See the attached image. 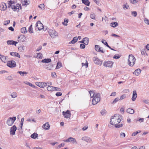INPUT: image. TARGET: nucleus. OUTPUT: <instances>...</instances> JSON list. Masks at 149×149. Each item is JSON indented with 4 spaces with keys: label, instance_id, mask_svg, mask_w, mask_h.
I'll use <instances>...</instances> for the list:
<instances>
[{
    "label": "nucleus",
    "instance_id": "nucleus-51",
    "mask_svg": "<svg viewBox=\"0 0 149 149\" xmlns=\"http://www.w3.org/2000/svg\"><path fill=\"white\" fill-rule=\"evenodd\" d=\"M119 100L118 98H116L112 102L111 104H113L116 103L118 100Z\"/></svg>",
    "mask_w": 149,
    "mask_h": 149
},
{
    "label": "nucleus",
    "instance_id": "nucleus-7",
    "mask_svg": "<svg viewBox=\"0 0 149 149\" xmlns=\"http://www.w3.org/2000/svg\"><path fill=\"white\" fill-rule=\"evenodd\" d=\"M36 27L39 30H40L43 28V26L40 21H38L36 24Z\"/></svg>",
    "mask_w": 149,
    "mask_h": 149
},
{
    "label": "nucleus",
    "instance_id": "nucleus-62",
    "mask_svg": "<svg viewBox=\"0 0 149 149\" xmlns=\"http://www.w3.org/2000/svg\"><path fill=\"white\" fill-rule=\"evenodd\" d=\"M27 121H29L31 123L32 122H34L35 123L36 122V120H35V119H28L27 120Z\"/></svg>",
    "mask_w": 149,
    "mask_h": 149
},
{
    "label": "nucleus",
    "instance_id": "nucleus-20",
    "mask_svg": "<svg viewBox=\"0 0 149 149\" xmlns=\"http://www.w3.org/2000/svg\"><path fill=\"white\" fill-rule=\"evenodd\" d=\"M18 42L14 41L13 40H9L7 41V43L8 45H16V44Z\"/></svg>",
    "mask_w": 149,
    "mask_h": 149
},
{
    "label": "nucleus",
    "instance_id": "nucleus-28",
    "mask_svg": "<svg viewBox=\"0 0 149 149\" xmlns=\"http://www.w3.org/2000/svg\"><path fill=\"white\" fill-rule=\"evenodd\" d=\"M51 61V60L50 58H45L41 61V62L42 63H50Z\"/></svg>",
    "mask_w": 149,
    "mask_h": 149
},
{
    "label": "nucleus",
    "instance_id": "nucleus-18",
    "mask_svg": "<svg viewBox=\"0 0 149 149\" xmlns=\"http://www.w3.org/2000/svg\"><path fill=\"white\" fill-rule=\"evenodd\" d=\"M53 67V64L49 63L46 64L45 66V68L48 70H51Z\"/></svg>",
    "mask_w": 149,
    "mask_h": 149
},
{
    "label": "nucleus",
    "instance_id": "nucleus-16",
    "mask_svg": "<svg viewBox=\"0 0 149 149\" xmlns=\"http://www.w3.org/2000/svg\"><path fill=\"white\" fill-rule=\"evenodd\" d=\"M0 58L2 61L4 63L6 62L8 59V57L2 55L0 57Z\"/></svg>",
    "mask_w": 149,
    "mask_h": 149
},
{
    "label": "nucleus",
    "instance_id": "nucleus-46",
    "mask_svg": "<svg viewBox=\"0 0 149 149\" xmlns=\"http://www.w3.org/2000/svg\"><path fill=\"white\" fill-rule=\"evenodd\" d=\"M97 100H96L95 99H94L92 100V103L93 105L96 104L98 102H97Z\"/></svg>",
    "mask_w": 149,
    "mask_h": 149
},
{
    "label": "nucleus",
    "instance_id": "nucleus-23",
    "mask_svg": "<svg viewBox=\"0 0 149 149\" xmlns=\"http://www.w3.org/2000/svg\"><path fill=\"white\" fill-rule=\"evenodd\" d=\"M81 1L82 3L85 5L87 6H89L90 2L88 0H81Z\"/></svg>",
    "mask_w": 149,
    "mask_h": 149
},
{
    "label": "nucleus",
    "instance_id": "nucleus-27",
    "mask_svg": "<svg viewBox=\"0 0 149 149\" xmlns=\"http://www.w3.org/2000/svg\"><path fill=\"white\" fill-rule=\"evenodd\" d=\"M25 39L24 36L23 35H20L18 38V39L19 40L21 41H24Z\"/></svg>",
    "mask_w": 149,
    "mask_h": 149
},
{
    "label": "nucleus",
    "instance_id": "nucleus-5",
    "mask_svg": "<svg viewBox=\"0 0 149 149\" xmlns=\"http://www.w3.org/2000/svg\"><path fill=\"white\" fill-rule=\"evenodd\" d=\"M17 129L15 125H14L11 127L10 129V134L11 136H13L15 134V133L16 130Z\"/></svg>",
    "mask_w": 149,
    "mask_h": 149
},
{
    "label": "nucleus",
    "instance_id": "nucleus-50",
    "mask_svg": "<svg viewBox=\"0 0 149 149\" xmlns=\"http://www.w3.org/2000/svg\"><path fill=\"white\" fill-rule=\"evenodd\" d=\"M6 79L7 80L11 81L13 79L12 77L11 76H8L6 78Z\"/></svg>",
    "mask_w": 149,
    "mask_h": 149
},
{
    "label": "nucleus",
    "instance_id": "nucleus-37",
    "mask_svg": "<svg viewBox=\"0 0 149 149\" xmlns=\"http://www.w3.org/2000/svg\"><path fill=\"white\" fill-rule=\"evenodd\" d=\"M38 134L36 133H34L32 134L31 136V138L35 139L38 136Z\"/></svg>",
    "mask_w": 149,
    "mask_h": 149
},
{
    "label": "nucleus",
    "instance_id": "nucleus-36",
    "mask_svg": "<svg viewBox=\"0 0 149 149\" xmlns=\"http://www.w3.org/2000/svg\"><path fill=\"white\" fill-rule=\"evenodd\" d=\"M36 84L41 88H43L42 82H36Z\"/></svg>",
    "mask_w": 149,
    "mask_h": 149
},
{
    "label": "nucleus",
    "instance_id": "nucleus-9",
    "mask_svg": "<svg viewBox=\"0 0 149 149\" xmlns=\"http://www.w3.org/2000/svg\"><path fill=\"white\" fill-rule=\"evenodd\" d=\"M113 63V62L109 61L104 62L103 65L104 66L111 68L112 67Z\"/></svg>",
    "mask_w": 149,
    "mask_h": 149
},
{
    "label": "nucleus",
    "instance_id": "nucleus-64",
    "mask_svg": "<svg viewBox=\"0 0 149 149\" xmlns=\"http://www.w3.org/2000/svg\"><path fill=\"white\" fill-rule=\"evenodd\" d=\"M56 95L57 96H61L62 95V93L61 92H57L56 93Z\"/></svg>",
    "mask_w": 149,
    "mask_h": 149
},
{
    "label": "nucleus",
    "instance_id": "nucleus-2",
    "mask_svg": "<svg viewBox=\"0 0 149 149\" xmlns=\"http://www.w3.org/2000/svg\"><path fill=\"white\" fill-rule=\"evenodd\" d=\"M136 59L132 54L129 55L128 58V64L130 66H132L135 64Z\"/></svg>",
    "mask_w": 149,
    "mask_h": 149
},
{
    "label": "nucleus",
    "instance_id": "nucleus-11",
    "mask_svg": "<svg viewBox=\"0 0 149 149\" xmlns=\"http://www.w3.org/2000/svg\"><path fill=\"white\" fill-rule=\"evenodd\" d=\"M81 139L88 143H91L92 141V139L91 138L86 136L82 137Z\"/></svg>",
    "mask_w": 149,
    "mask_h": 149
},
{
    "label": "nucleus",
    "instance_id": "nucleus-61",
    "mask_svg": "<svg viewBox=\"0 0 149 149\" xmlns=\"http://www.w3.org/2000/svg\"><path fill=\"white\" fill-rule=\"evenodd\" d=\"M130 2L132 4L136 3L137 1L136 0H130Z\"/></svg>",
    "mask_w": 149,
    "mask_h": 149
},
{
    "label": "nucleus",
    "instance_id": "nucleus-59",
    "mask_svg": "<svg viewBox=\"0 0 149 149\" xmlns=\"http://www.w3.org/2000/svg\"><path fill=\"white\" fill-rule=\"evenodd\" d=\"M123 7L124 9H125V8L126 9H128L129 8V6L127 3L125 5H123Z\"/></svg>",
    "mask_w": 149,
    "mask_h": 149
},
{
    "label": "nucleus",
    "instance_id": "nucleus-34",
    "mask_svg": "<svg viewBox=\"0 0 149 149\" xmlns=\"http://www.w3.org/2000/svg\"><path fill=\"white\" fill-rule=\"evenodd\" d=\"M54 87L49 85L48 86V87H47V90L49 91H54Z\"/></svg>",
    "mask_w": 149,
    "mask_h": 149
},
{
    "label": "nucleus",
    "instance_id": "nucleus-10",
    "mask_svg": "<svg viewBox=\"0 0 149 149\" xmlns=\"http://www.w3.org/2000/svg\"><path fill=\"white\" fill-rule=\"evenodd\" d=\"M94 63L97 64L101 65L102 61H100L99 58L97 57H94L93 58Z\"/></svg>",
    "mask_w": 149,
    "mask_h": 149
},
{
    "label": "nucleus",
    "instance_id": "nucleus-38",
    "mask_svg": "<svg viewBox=\"0 0 149 149\" xmlns=\"http://www.w3.org/2000/svg\"><path fill=\"white\" fill-rule=\"evenodd\" d=\"M102 42L105 45H106L107 47H108L109 48H111V47L108 45L107 43L106 42L105 40H102Z\"/></svg>",
    "mask_w": 149,
    "mask_h": 149
},
{
    "label": "nucleus",
    "instance_id": "nucleus-58",
    "mask_svg": "<svg viewBox=\"0 0 149 149\" xmlns=\"http://www.w3.org/2000/svg\"><path fill=\"white\" fill-rule=\"evenodd\" d=\"M131 14L134 17H136V16L137 12L136 11L132 12Z\"/></svg>",
    "mask_w": 149,
    "mask_h": 149
},
{
    "label": "nucleus",
    "instance_id": "nucleus-29",
    "mask_svg": "<svg viewBox=\"0 0 149 149\" xmlns=\"http://www.w3.org/2000/svg\"><path fill=\"white\" fill-rule=\"evenodd\" d=\"M127 112L129 113L133 114L134 113V110L132 109L128 108L126 110Z\"/></svg>",
    "mask_w": 149,
    "mask_h": 149
},
{
    "label": "nucleus",
    "instance_id": "nucleus-47",
    "mask_svg": "<svg viewBox=\"0 0 149 149\" xmlns=\"http://www.w3.org/2000/svg\"><path fill=\"white\" fill-rule=\"evenodd\" d=\"M29 31L30 33H32L33 32L32 25H31L29 28Z\"/></svg>",
    "mask_w": 149,
    "mask_h": 149
},
{
    "label": "nucleus",
    "instance_id": "nucleus-55",
    "mask_svg": "<svg viewBox=\"0 0 149 149\" xmlns=\"http://www.w3.org/2000/svg\"><path fill=\"white\" fill-rule=\"evenodd\" d=\"M126 97V95L125 94H124L121 95L120 97V100H123L124 98H125Z\"/></svg>",
    "mask_w": 149,
    "mask_h": 149
},
{
    "label": "nucleus",
    "instance_id": "nucleus-53",
    "mask_svg": "<svg viewBox=\"0 0 149 149\" xmlns=\"http://www.w3.org/2000/svg\"><path fill=\"white\" fill-rule=\"evenodd\" d=\"M10 23V20H6L4 22L3 24L5 25H7Z\"/></svg>",
    "mask_w": 149,
    "mask_h": 149
},
{
    "label": "nucleus",
    "instance_id": "nucleus-3",
    "mask_svg": "<svg viewBox=\"0 0 149 149\" xmlns=\"http://www.w3.org/2000/svg\"><path fill=\"white\" fill-rule=\"evenodd\" d=\"M16 120V117H10L8 119L6 123L8 126H11L12 125Z\"/></svg>",
    "mask_w": 149,
    "mask_h": 149
},
{
    "label": "nucleus",
    "instance_id": "nucleus-35",
    "mask_svg": "<svg viewBox=\"0 0 149 149\" xmlns=\"http://www.w3.org/2000/svg\"><path fill=\"white\" fill-rule=\"evenodd\" d=\"M111 26L113 28H115L118 25V23L116 22H112L111 23Z\"/></svg>",
    "mask_w": 149,
    "mask_h": 149
},
{
    "label": "nucleus",
    "instance_id": "nucleus-42",
    "mask_svg": "<svg viewBox=\"0 0 149 149\" xmlns=\"http://www.w3.org/2000/svg\"><path fill=\"white\" fill-rule=\"evenodd\" d=\"M8 7H11L12 8V6H13V3H12V1H8Z\"/></svg>",
    "mask_w": 149,
    "mask_h": 149
},
{
    "label": "nucleus",
    "instance_id": "nucleus-45",
    "mask_svg": "<svg viewBox=\"0 0 149 149\" xmlns=\"http://www.w3.org/2000/svg\"><path fill=\"white\" fill-rule=\"evenodd\" d=\"M45 5L44 4H41L38 6V7L41 8L42 10H44L45 9Z\"/></svg>",
    "mask_w": 149,
    "mask_h": 149
},
{
    "label": "nucleus",
    "instance_id": "nucleus-15",
    "mask_svg": "<svg viewBox=\"0 0 149 149\" xmlns=\"http://www.w3.org/2000/svg\"><path fill=\"white\" fill-rule=\"evenodd\" d=\"M94 99H95L97 102H99L100 100V94L99 93H97L95 95Z\"/></svg>",
    "mask_w": 149,
    "mask_h": 149
},
{
    "label": "nucleus",
    "instance_id": "nucleus-25",
    "mask_svg": "<svg viewBox=\"0 0 149 149\" xmlns=\"http://www.w3.org/2000/svg\"><path fill=\"white\" fill-rule=\"evenodd\" d=\"M24 83L25 84H26V85H29L33 88H36V87L34 85L32 84H31V83L28 82L27 81H25L24 82Z\"/></svg>",
    "mask_w": 149,
    "mask_h": 149
},
{
    "label": "nucleus",
    "instance_id": "nucleus-31",
    "mask_svg": "<svg viewBox=\"0 0 149 149\" xmlns=\"http://www.w3.org/2000/svg\"><path fill=\"white\" fill-rule=\"evenodd\" d=\"M78 40V38L77 37H74L73 39L69 43L74 44Z\"/></svg>",
    "mask_w": 149,
    "mask_h": 149
},
{
    "label": "nucleus",
    "instance_id": "nucleus-48",
    "mask_svg": "<svg viewBox=\"0 0 149 149\" xmlns=\"http://www.w3.org/2000/svg\"><path fill=\"white\" fill-rule=\"evenodd\" d=\"M141 132V131H140V130H139V131H137L136 132H133L132 134V136H134L135 135H136L139 133H140Z\"/></svg>",
    "mask_w": 149,
    "mask_h": 149
},
{
    "label": "nucleus",
    "instance_id": "nucleus-44",
    "mask_svg": "<svg viewBox=\"0 0 149 149\" xmlns=\"http://www.w3.org/2000/svg\"><path fill=\"white\" fill-rule=\"evenodd\" d=\"M125 136V134L124 133L121 132L120 134V137L121 138H124Z\"/></svg>",
    "mask_w": 149,
    "mask_h": 149
},
{
    "label": "nucleus",
    "instance_id": "nucleus-60",
    "mask_svg": "<svg viewBox=\"0 0 149 149\" xmlns=\"http://www.w3.org/2000/svg\"><path fill=\"white\" fill-rule=\"evenodd\" d=\"M68 22V19L66 20H64V22H63V25L66 26L67 25V23Z\"/></svg>",
    "mask_w": 149,
    "mask_h": 149
},
{
    "label": "nucleus",
    "instance_id": "nucleus-4",
    "mask_svg": "<svg viewBox=\"0 0 149 149\" xmlns=\"http://www.w3.org/2000/svg\"><path fill=\"white\" fill-rule=\"evenodd\" d=\"M48 33L50 36L52 38H54L58 36L56 32L54 30L50 29Z\"/></svg>",
    "mask_w": 149,
    "mask_h": 149
},
{
    "label": "nucleus",
    "instance_id": "nucleus-24",
    "mask_svg": "<svg viewBox=\"0 0 149 149\" xmlns=\"http://www.w3.org/2000/svg\"><path fill=\"white\" fill-rule=\"evenodd\" d=\"M10 54L13 56H16L19 58H20V57L19 54L18 53H17V52H11L10 53Z\"/></svg>",
    "mask_w": 149,
    "mask_h": 149
},
{
    "label": "nucleus",
    "instance_id": "nucleus-13",
    "mask_svg": "<svg viewBox=\"0 0 149 149\" xmlns=\"http://www.w3.org/2000/svg\"><path fill=\"white\" fill-rule=\"evenodd\" d=\"M21 8V5L20 4H17L16 5L12 6V8L14 11H17L19 10V8Z\"/></svg>",
    "mask_w": 149,
    "mask_h": 149
},
{
    "label": "nucleus",
    "instance_id": "nucleus-17",
    "mask_svg": "<svg viewBox=\"0 0 149 149\" xmlns=\"http://www.w3.org/2000/svg\"><path fill=\"white\" fill-rule=\"evenodd\" d=\"M42 127L45 130H48L49 129V124L48 122H47L42 125Z\"/></svg>",
    "mask_w": 149,
    "mask_h": 149
},
{
    "label": "nucleus",
    "instance_id": "nucleus-43",
    "mask_svg": "<svg viewBox=\"0 0 149 149\" xmlns=\"http://www.w3.org/2000/svg\"><path fill=\"white\" fill-rule=\"evenodd\" d=\"M90 96L91 97H93L95 96V93L93 91H89Z\"/></svg>",
    "mask_w": 149,
    "mask_h": 149
},
{
    "label": "nucleus",
    "instance_id": "nucleus-40",
    "mask_svg": "<svg viewBox=\"0 0 149 149\" xmlns=\"http://www.w3.org/2000/svg\"><path fill=\"white\" fill-rule=\"evenodd\" d=\"M43 56L42 53H39L37 54V58H38L42 59V58Z\"/></svg>",
    "mask_w": 149,
    "mask_h": 149
},
{
    "label": "nucleus",
    "instance_id": "nucleus-26",
    "mask_svg": "<svg viewBox=\"0 0 149 149\" xmlns=\"http://www.w3.org/2000/svg\"><path fill=\"white\" fill-rule=\"evenodd\" d=\"M52 85V83L51 82H42V86L43 88L48 86L51 85Z\"/></svg>",
    "mask_w": 149,
    "mask_h": 149
},
{
    "label": "nucleus",
    "instance_id": "nucleus-30",
    "mask_svg": "<svg viewBox=\"0 0 149 149\" xmlns=\"http://www.w3.org/2000/svg\"><path fill=\"white\" fill-rule=\"evenodd\" d=\"M10 96L13 98H15L17 96V94L15 92H13L10 94Z\"/></svg>",
    "mask_w": 149,
    "mask_h": 149
},
{
    "label": "nucleus",
    "instance_id": "nucleus-21",
    "mask_svg": "<svg viewBox=\"0 0 149 149\" xmlns=\"http://www.w3.org/2000/svg\"><path fill=\"white\" fill-rule=\"evenodd\" d=\"M30 0H22V5L23 6L27 5L29 4Z\"/></svg>",
    "mask_w": 149,
    "mask_h": 149
},
{
    "label": "nucleus",
    "instance_id": "nucleus-32",
    "mask_svg": "<svg viewBox=\"0 0 149 149\" xmlns=\"http://www.w3.org/2000/svg\"><path fill=\"white\" fill-rule=\"evenodd\" d=\"M18 72L19 73L21 76H26V74H28V72H22L21 71H18Z\"/></svg>",
    "mask_w": 149,
    "mask_h": 149
},
{
    "label": "nucleus",
    "instance_id": "nucleus-14",
    "mask_svg": "<svg viewBox=\"0 0 149 149\" xmlns=\"http://www.w3.org/2000/svg\"><path fill=\"white\" fill-rule=\"evenodd\" d=\"M62 113L64 117L65 118H69L71 116L70 112L68 110L65 112L63 111Z\"/></svg>",
    "mask_w": 149,
    "mask_h": 149
},
{
    "label": "nucleus",
    "instance_id": "nucleus-56",
    "mask_svg": "<svg viewBox=\"0 0 149 149\" xmlns=\"http://www.w3.org/2000/svg\"><path fill=\"white\" fill-rule=\"evenodd\" d=\"M144 21L146 24L149 25V20L148 19L145 18Z\"/></svg>",
    "mask_w": 149,
    "mask_h": 149
},
{
    "label": "nucleus",
    "instance_id": "nucleus-12",
    "mask_svg": "<svg viewBox=\"0 0 149 149\" xmlns=\"http://www.w3.org/2000/svg\"><path fill=\"white\" fill-rule=\"evenodd\" d=\"M6 4L4 3H1L0 6V9L1 11H5L7 8Z\"/></svg>",
    "mask_w": 149,
    "mask_h": 149
},
{
    "label": "nucleus",
    "instance_id": "nucleus-22",
    "mask_svg": "<svg viewBox=\"0 0 149 149\" xmlns=\"http://www.w3.org/2000/svg\"><path fill=\"white\" fill-rule=\"evenodd\" d=\"M141 72V70L140 69H138L135 70L133 73L136 76H138L140 74Z\"/></svg>",
    "mask_w": 149,
    "mask_h": 149
},
{
    "label": "nucleus",
    "instance_id": "nucleus-41",
    "mask_svg": "<svg viewBox=\"0 0 149 149\" xmlns=\"http://www.w3.org/2000/svg\"><path fill=\"white\" fill-rule=\"evenodd\" d=\"M21 31L22 33H25L26 32V29L25 27H23L21 29Z\"/></svg>",
    "mask_w": 149,
    "mask_h": 149
},
{
    "label": "nucleus",
    "instance_id": "nucleus-8",
    "mask_svg": "<svg viewBox=\"0 0 149 149\" xmlns=\"http://www.w3.org/2000/svg\"><path fill=\"white\" fill-rule=\"evenodd\" d=\"M7 65L8 66L11 68H13L16 66L15 62L14 61H8Z\"/></svg>",
    "mask_w": 149,
    "mask_h": 149
},
{
    "label": "nucleus",
    "instance_id": "nucleus-57",
    "mask_svg": "<svg viewBox=\"0 0 149 149\" xmlns=\"http://www.w3.org/2000/svg\"><path fill=\"white\" fill-rule=\"evenodd\" d=\"M120 57V56H119L118 54H116L113 56V58L115 59H118Z\"/></svg>",
    "mask_w": 149,
    "mask_h": 149
},
{
    "label": "nucleus",
    "instance_id": "nucleus-33",
    "mask_svg": "<svg viewBox=\"0 0 149 149\" xmlns=\"http://www.w3.org/2000/svg\"><path fill=\"white\" fill-rule=\"evenodd\" d=\"M84 44L86 45H87L89 42V38L87 37H85L83 38Z\"/></svg>",
    "mask_w": 149,
    "mask_h": 149
},
{
    "label": "nucleus",
    "instance_id": "nucleus-63",
    "mask_svg": "<svg viewBox=\"0 0 149 149\" xmlns=\"http://www.w3.org/2000/svg\"><path fill=\"white\" fill-rule=\"evenodd\" d=\"M85 47L84 44H81L80 45V47L81 49H84L85 48Z\"/></svg>",
    "mask_w": 149,
    "mask_h": 149
},
{
    "label": "nucleus",
    "instance_id": "nucleus-19",
    "mask_svg": "<svg viewBox=\"0 0 149 149\" xmlns=\"http://www.w3.org/2000/svg\"><path fill=\"white\" fill-rule=\"evenodd\" d=\"M137 97V95L136 92V91H134L133 92L132 96V100L133 101H134Z\"/></svg>",
    "mask_w": 149,
    "mask_h": 149
},
{
    "label": "nucleus",
    "instance_id": "nucleus-49",
    "mask_svg": "<svg viewBox=\"0 0 149 149\" xmlns=\"http://www.w3.org/2000/svg\"><path fill=\"white\" fill-rule=\"evenodd\" d=\"M95 49L96 51L98 52L100 49V47L99 45H96L95 46Z\"/></svg>",
    "mask_w": 149,
    "mask_h": 149
},
{
    "label": "nucleus",
    "instance_id": "nucleus-52",
    "mask_svg": "<svg viewBox=\"0 0 149 149\" xmlns=\"http://www.w3.org/2000/svg\"><path fill=\"white\" fill-rule=\"evenodd\" d=\"M106 110L105 109H103L101 110L100 113H101L102 115H103L105 114L106 113Z\"/></svg>",
    "mask_w": 149,
    "mask_h": 149
},
{
    "label": "nucleus",
    "instance_id": "nucleus-54",
    "mask_svg": "<svg viewBox=\"0 0 149 149\" xmlns=\"http://www.w3.org/2000/svg\"><path fill=\"white\" fill-rule=\"evenodd\" d=\"M90 17L91 19H95V15L94 14H91V15Z\"/></svg>",
    "mask_w": 149,
    "mask_h": 149
},
{
    "label": "nucleus",
    "instance_id": "nucleus-39",
    "mask_svg": "<svg viewBox=\"0 0 149 149\" xmlns=\"http://www.w3.org/2000/svg\"><path fill=\"white\" fill-rule=\"evenodd\" d=\"M62 66V64L60 62H58L57 65V66L56 67V69H58L60 68Z\"/></svg>",
    "mask_w": 149,
    "mask_h": 149
},
{
    "label": "nucleus",
    "instance_id": "nucleus-6",
    "mask_svg": "<svg viewBox=\"0 0 149 149\" xmlns=\"http://www.w3.org/2000/svg\"><path fill=\"white\" fill-rule=\"evenodd\" d=\"M63 141L65 142H70L72 143L73 144H77V142L74 138L70 137L68 138V139L63 140Z\"/></svg>",
    "mask_w": 149,
    "mask_h": 149
},
{
    "label": "nucleus",
    "instance_id": "nucleus-1",
    "mask_svg": "<svg viewBox=\"0 0 149 149\" xmlns=\"http://www.w3.org/2000/svg\"><path fill=\"white\" fill-rule=\"evenodd\" d=\"M122 118V116L120 115L116 114H114L110 120V124L109 125V127L110 128H112L113 125H114L116 128L122 127L123 125V124H118L121 121Z\"/></svg>",
    "mask_w": 149,
    "mask_h": 149
}]
</instances>
